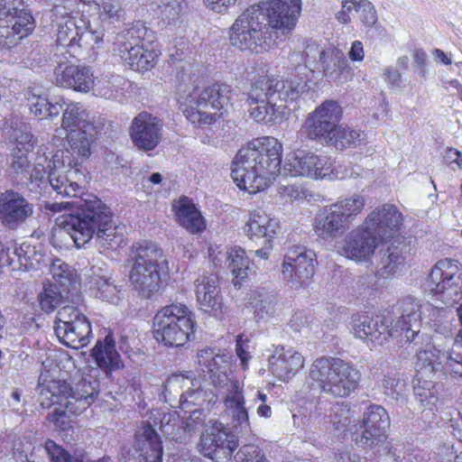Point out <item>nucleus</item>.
<instances>
[{"label":"nucleus","instance_id":"1","mask_svg":"<svg viewBox=\"0 0 462 462\" xmlns=\"http://www.w3.org/2000/svg\"><path fill=\"white\" fill-rule=\"evenodd\" d=\"M199 365L208 375V384L212 385L217 398L224 400L226 411L232 418V424L240 433L250 430L248 411L245 407L243 387L237 380L230 378L226 374L227 360L225 355L216 354L212 348H204L197 355Z\"/></svg>","mask_w":462,"mask_h":462},{"label":"nucleus","instance_id":"2","mask_svg":"<svg viewBox=\"0 0 462 462\" xmlns=\"http://www.w3.org/2000/svg\"><path fill=\"white\" fill-rule=\"evenodd\" d=\"M99 382L91 374H84L71 382L51 380L41 385V404L49 407L59 404L51 414V420L56 422L65 414H78L86 411L99 393Z\"/></svg>","mask_w":462,"mask_h":462},{"label":"nucleus","instance_id":"3","mask_svg":"<svg viewBox=\"0 0 462 462\" xmlns=\"http://www.w3.org/2000/svg\"><path fill=\"white\" fill-rule=\"evenodd\" d=\"M267 14L260 4L247 7L229 28L231 45L251 53L267 51L280 33L279 29L273 28Z\"/></svg>","mask_w":462,"mask_h":462},{"label":"nucleus","instance_id":"4","mask_svg":"<svg viewBox=\"0 0 462 462\" xmlns=\"http://www.w3.org/2000/svg\"><path fill=\"white\" fill-rule=\"evenodd\" d=\"M232 89L226 84H214L200 89L194 88L180 97V109L195 126L211 125L217 116L226 114L232 106Z\"/></svg>","mask_w":462,"mask_h":462},{"label":"nucleus","instance_id":"5","mask_svg":"<svg viewBox=\"0 0 462 462\" xmlns=\"http://www.w3.org/2000/svg\"><path fill=\"white\" fill-rule=\"evenodd\" d=\"M448 308L433 304L421 305L417 300L407 297L400 302V316L393 324L390 334L405 342H415L417 338L420 337L421 315L428 311L433 329L439 334L448 336L451 332V324L447 320L449 312Z\"/></svg>","mask_w":462,"mask_h":462},{"label":"nucleus","instance_id":"6","mask_svg":"<svg viewBox=\"0 0 462 462\" xmlns=\"http://www.w3.org/2000/svg\"><path fill=\"white\" fill-rule=\"evenodd\" d=\"M360 378L357 369L337 357L317 358L309 373L313 388L335 397L350 395L358 386Z\"/></svg>","mask_w":462,"mask_h":462},{"label":"nucleus","instance_id":"7","mask_svg":"<svg viewBox=\"0 0 462 462\" xmlns=\"http://www.w3.org/2000/svg\"><path fill=\"white\" fill-rule=\"evenodd\" d=\"M132 250L130 282L140 297L149 299L160 290V271L166 264L165 255L156 243L149 241L133 245Z\"/></svg>","mask_w":462,"mask_h":462},{"label":"nucleus","instance_id":"8","mask_svg":"<svg viewBox=\"0 0 462 462\" xmlns=\"http://www.w3.org/2000/svg\"><path fill=\"white\" fill-rule=\"evenodd\" d=\"M196 322L190 310L182 304L160 310L153 318V337L168 346L179 347L191 340Z\"/></svg>","mask_w":462,"mask_h":462},{"label":"nucleus","instance_id":"9","mask_svg":"<svg viewBox=\"0 0 462 462\" xmlns=\"http://www.w3.org/2000/svg\"><path fill=\"white\" fill-rule=\"evenodd\" d=\"M35 22L23 0H0V46L10 49L27 37Z\"/></svg>","mask_w":462,"mask_h":462},{"label":"nucleus","instance_id":"10","mask_svg":"<svg viewBox=\"0 0 462 462\" xmlns=\"http://www.w3.org/2000/svg\"><path fill=\"white\" fill-rule=\"evenodd\" d=\"M428 286L433 301L452 307L462 299V267L458 261L442 259L431 269Z\"/></svg>","mask_w":462,"mask_h":462},{"label":"nucleus","instance_id":"11","mask_svg":"<svg viewBox=\"0 0 462 462\" xmlns=\"http://www.w3.org/2000/svg\"><path fill=\"white\" fill-rule=\"evenodd\" d=\"M105 208L101 200L96 198L89 200L79 199L77 211L63 215L60 226L71 237L75 245L81 247L95 238L99 218Z\"/></svg>","mask_w":462,"mask_h":462},{"label":"nucleus","instance_id":"12","mask_svg":"<svg viewBox=\"0 0 462 462\" xmlns=\"http://www.w3.org/2000/svg\"><path fill=\"white\" fill-rule=\"evenodd\" d=\"M199 376L204 384L207 383L208 375L203 376L204 373L199 365ZM199 380L192 379L181 374H171L168 377L164 384V397L166 402H171L179 399L181 404L190 403L193 405L208 406L214 405L217 402V395L212 390L205 388Z\"/></svg>","mask_w":462,"mask_h":462},{"label":"nucleus","instance_id":"13","mask_svg":"<svg viewBox=\"0 0 462 462\" xmlns=\"http://www.w3.org/2000/svg\"><path fill=\"white\" fill-rule=\"evenodd\" d=\"M54 331L61 344L79 349L89 343L91 326L78 308L65 305L58 310Z\"/></svg>","mask_w":462,"mask_h":462},{"label":"nucleus","instance_id":"14","mask_svg":"<svg viewBox=\"0 0 462 462\" xmlns=\"http://www.w3.org/2000/svg\"><path fill=\"white\" fill-rule=\"evenodd\" d=\"M237 440L230 429L218 420H208L200 435L199 452L214 462H229Z\"/></svg>","mask_w":462,"mask_h":462},{"label":"nucleus","instance_id":"15","mask_svg":"<svg viewBox=\"0 0 462 462\" xmlns=\"http://www.w3.org/2000/svg\"><path fill=\"white\" fill-rule=\"evenodd\" d=\"M317 257L314 251L300 245L289 248L282 264V275L292 290L307 285L315 273Z\"/></svg>","mask_w":462,"mask_h":462},{"label":"nucleus","instance_id":"16","mask_svg":"<svg viewBox=\"0 0 462 462\" xmlns=\"http://www.w3.org/2000/svg\"><path fill=\"white\" fill-rule=\"evenodd\" d=\"M390 427V418L380 405H371L364 413L360 423L349 428L351 439L358 447H374L384 443L385 431Z\"/></svg>","mask_w":462,"mask_h":462},{"label":"nucleus","instance_id":"17","mask_svg":"<svg viewBox=\"0 0 462 462\" xmlns=\"http://www.w3.org/2000/svg\"><path fill=\"white\" fill-rule=\"evenodd\" d=\"M79 3V0H56L54 3L51 19L56 30V41L60 45H73L82 30L79 22H84L85 17L76 10Z\"/></svg>","mask_w":462,"mask_h":462},{"label":"nucleus","instance_id":"18","mask_svg":"<svg viewBox=\"0 0 462 462\" xmlns=\"http://www.w3.org/2000/svg\"><path fill=\"white\" fill-rule=\"evenodd\" d=\"M135 32L136 31L131 28L119 33L115 42L116 51L122 60L132 69L150 70L157 62L158 52L155 50L145 49L143 43L140 44V37L135 36Z\"/></svg>","mask_w":462,"mask_h":462},{"label":"nucleus","instance_id":"19","mask_svg":"<svg viewBox=\"0 0 462 462\" xmlns=\"http://www.w3.org/2000/svg\"><path fill=\"white\" fill-rule=\"evenodd\" d=\"M262 150L255 148L254 140L242 147L234 158L231 169V177L240 189L254 194L266 187H256L258 184L253 182L254 178L259 179L261 164L258 158L262 159Z\"/></svg>","mask_w":462,"mask_h":462},{"label":"nucleus","instance_id":"20","mask_svg":"<svg viewBox=\"0 0 462 462\" xmlns=\"http://www.w3.org/2000/svg\"><path fill=\"white\" fill-rule=\"evenodd\" d=\"M58 154L53 161L48 162V182L60 195L64 197L78 198L84 193L86 176L82 170L76 164L65 165Z\"/></svg>","mask_w":462,"mask_h":462},{"label":"nucleus","instance_id":"21","mask_svg":"<svg viewBox=\"0 0 462 462\" xmlns=\"http://www.w3.org/2000/svg\"><path fill=\"white\" fill-rule=\"evenodd\" d=\"M283 171L291 177L303 176L313 180H322L333 172L327 156L302 150L288 155Z\"/></svg>","mask_w":462,"mask_h":462},{"label":"nucleus","instance_id":"22","mask_svg":"<svg viewBox=\"0 0 462 462\" xmlns=\"http://www.w3.org/2000/svg\"><path fill=\"white\" fill-rule=\"evenodd\" d=\"M379 242L382 241L364 223L344 237L340 254L357 263L368 264Z\"/></svg>","mask_w":462,"mask_h":462},{"label":"nucleus","instance_id":"23","mask_svg":"<svg viewBox=\"0 0 462 462\" xmlns=\"http://www.w3.org/2000/svg\"><path fill=\"white\" fill-rule=\"evenodd\" d=\"M255 148L262 150V159L258 158L260 175L259 179L254 178L253 182L258 184L257 187H268L275 177L281 172L282 162V143L274 137L265 136L254 140Z\"/></svg>","mask_w":462,"mask_h":462},{"label":"nucleus","instance_id":"24","mask_svg":"<svg viewBox=\"0 0 462 462\" xmlns=\"http://www.w3.org/2000/svg\"><path fill=\"white\" fill-rule=\"evenodd\" d=\"M162 120L148 112L139 113L132 121L129 134L133 143L141 151L155 149L161 142Z\"/></svg>","mask_w":462,"mask_h":462},{"label":"nucleus","instance_id":"25","mask_svg":"<svg viewBox=\"0 0 462 462\" xmlns=\"http://www.w3.org/2000/svg\"><path fill=\"white\" fill-rule=\"evenodd\" d=\"M33 211V204L17 191L7 189L0 195V220L9 229L18 228Z\"/></svg>","mask_w":462,"mask_h":462},{"label":"nucleus","instance_id":"26","mask_svg":"<svg viewBox=\"0 0 462 462\" xmlns=\"http://www.w3.org/2000/svg\"><path fill=\"white\" fill-rule=\"evenodd\" d=\"M383 242L395 238L402 224V215L393 204H384L374 209L364 222Z\"/></svg>","mask_w":462,"mask_h":462},{"label":"nucleus","instance_id":"27","mask_svg":"<svg viewBox=\"0 0 462 462\" xmlns=\"http://www.w3.org/2000/svg\"><path fill=\"white\" fill-rule=\"evenodd\" d=\"M268 13L273 28L287 35L294 29L301 10V0H270L261 5Z\"/></svg>","mask_w":462,"mask_h":462},{"label":"nucleus","instance_id":"28","mask_svg":"<svg viewBox=\"0 0 462 462\" xmlns=\"http://www.w3.org/2000/svg\"><path fill=\"white\" fill-rule=\"evenodd\" d=\"M42 259L43 255L29 244L5 247L0 242V266L6 264L12 271L26 272L37 269Z\"/></svg>","mask_w":462,"mask_h":462},{"label":"nucleus","instance_id":"29","mask_svg":"<svg viewBox=\"0 0 462 462\" xmlns=\"http://www.w3.org/2000/svg\"><path fill=\"white\" fill-rule=\"evenodd\" d=\"M217 273L203 274L195 281L196 300L200 310L218 316L223 310V296Z\"/></svg>","mask_w":462,"mask_h":462},{"label":"nucleus","instance_id":"30","mask_svg":"<svg viewBox=\"0 0 462 462\" xmlns=\"http://www.w3.org/2000/svg\"><path fill=\"white\" fill-rule=\"evenodd\" d=\"M304 365L300 353L292 348L276 346L274 353L268 358V368L280 381H288L293 377Z\"/></svg>","mask_w":462,"mask_h":462},{"label":"nucleus","instance_id":"31","mask_svg":"<svg viewBox=\"0 0 462 462\" xmlns=\"http://www.w3.org/2000/svg\"><path fill=\"white\" fill-rule=\"evenodd\" d=\"M395 321L396 319L393 320L388 328L379 316L357 315L353 318L352 331L356 337L367 344L381 345L388 336L395 337L390 334L392 326Z\"/></svg>","mask_w":462,"mask_h":462},{"label":"nucleus","instance_id":"32","mask_svg":"<svg viewBox=\"0 0 462 462\" xmlns=\"http://www.w3.org/2000/svg\"><path fill=\"white\" fill-rule=\"evenodd\" d=\"M56 83L79 92H88L94 84L93 73L88 67L59 64L55 69Z\"/></svg>","mask_w":462,"mask_h":462},{"label":"nucleus","instance_id":"33","mask_svg":"<svg viewBox=\"0 0 462 462\" xmlns=\"http://www.w3.org/2000/svg\"><path fill=\"white\" fill-rule=\"evenodd\" d=\"M134 439L135 449L144 462H162V440L149 421H142L135 431Z\"/></svg>","mask_w":462,"mask_h":462},{"label":"nucleus","instance_id":"34","mask_svg":"<svg viewBox=\"0 0 462 462\" xmlns=\"http://www.w3.org/2000/svg\"><path fill=\"white\" fill-rule=\"evenodd\" d=\"M335 208L334 204L326 206L315 217L314 231L324 240H332L341 236L348 227L339 210Z\"/></svg>","mask_w":462,"mask_h":462},{"label":"nucleus","instance_id":"35","mask_svg":"<svg viewBox=\"0 0 462 462\" xmlns=\"http://www.w3.org/2000/svg\"><path fill=\"white\" fill-rule=\"evenodd\" d=\"M279 227L277 219L271 217L262 209H256L250 212L244 232L253 241H274Z\"/></svg>","mask_w":462,"mask_h":462},{"label":"nucleus","instance_id":"36","mask_svg":"<svg viewBox=\"0 0 462 462\" xmlns=\"http://www.w3.org/2000/svg\"><path fill=\"white\" fill-rule=\"evenodd\" d=\"M98 223L94 238L96 245L100 248L110 250H116L121 246L125 240L124 227L115 224L106 208H105Z\"/></svg>","mask_w":462,"mask_h":462},{"label":"nucleus","instance_id":"37","mask_svg":"<svg viewBox=\"0 0 462 462\" xmlns=\"http://www.w3.org/2000/svg\"><path fill=\"white\" fill-rule=\"evenodd\" d=\"M91 355L97 365L106 373L117 370L122 366L121 357L116 349V341L111 332L103 340H97Z\"/></svg>","mask_w":462,"mask_h":462},{"label":"nucleus","instance_id":"38","mask_svg":"<svg viewBox=\"0 0 462 462\" xmlns=\"http://www.w3.org/2000/svg\"><path fill=\"white\" fill-rule=\"evenodd\" d=\"M173 208L179 224L189 233L199 234L205 229L204 218L190 199L181 198Z\"/></svg>","mask_w":462,"mask_h":462},{"label":"nucleus","instance_id":"39","mask_svg":"<svg viewBox=\"0 0 462 462\" xmlns=\"http://www.w3.org/2000/svg\"><path fill=\"white\" fill-rule=\"evenodd\" d=\"M61 125L67 134L85 130L87 134H91L92 129L96 128L90 121L88 112L80 103L68 105L63 112Z\"/></svg>","mask_w":462,"mask_h":462},{"label":"nucleus","instance_id":"40","mask_svg":"<svg viewBox=\"0 0 462 462\" xmlns=\"http://www.w3.org/2000/svg\"><path fill=\"white\" fill-rule=\"evenodd\" d=\"M406 245L403 243L393 240L386 248L380 250V263L381 267L377 273L382 277H388L395 273L396 269L405 260Z\"/></svg>","mask_w":462,"mask_h":462},{"label":"nucleus","instance_id":"41","mask_svg":"<svg viewBox=\"0 0 462 462\" xmlns=\"http://www.w3.org/2000/svg\"><path fill=\"white\" fill-rule=\"evenodd\" d=\"M277 302L276 296L264 290H254L248 294L247 305L257 319L272 317L275 313Z\"/></svg>","mask_w":462,"mask_h":462},{"label":"nucleus","instance_id":"42","mask_svg":"<svg viewBox=\"0 0 462 462\" xmlns=\"http://www.w3.org/2000/svg\"><path fill=\"white\" fill-rule=\"evenodd\" d=\"M417 367L425 374L445 370V346L439 344L429 346L417 353Z\"/></svg>","mask_w":462,"mask_h":462},{"label":"nucleus","instance_id":"43","mask_svg":"<svg viewBox=\"0 0 462 462\" xmlns=\"http://www.w3.org/2000/svg\"><path fill=\"white\" fill-rule=\"evenodd\" d=\"M249 112L256 122L280 124L285 116V106L277 105L276 100H267L249 106Z\"/></svg>","mask_w":462,"mask_h":462},{"label":"nucleus","instance_id":"44","mask_svg":"<svg viewBox=\"0 0 462 462\" xmlns=\"http://www.w3.org/2000/svg\"><path fill=\"white\" fill-rule=\"evenodd\" d=\"M98 272L100 268L93 267L91 269L92 275L88 276V283L90 289L96 291V297L111 303H117L119 300V290L117 286L106 276L100 275Z\"/></svg>","mask_w":462,"mask_h":462},{"label":"nucleus","instance_id":"45","mask_svg":"<svg viewBox=\"0 0 462 462\" xmlns=\"http://www.w3.org/2000/svg\"><path fill=\"white\" fill-rule=\"evenodd\" d=\"M275 78L262 76L254 81L248 91L247 102L249 106L254 103H263V101L276 100Z\"/></svg>","mask_w":462,"mask_h":462},{"label":"nucleus","instance_id":"46","mask_svg":"<svg viewBox=\"0 0 462 462\" xmlns=\"http://www.w3.org/2000/svg\"><path fill=\"white\" fill-rule=\"evenodd\" d=\"M160 430L171 441L178 443L186 442V433L185 430H183L182 419L175 411L162 414L160 419Z\"/></svg>","mask_w":462,"mask_h":462},{"label":"nucleus","instance_id":"47","mask_svg":"<svg viewBox=\"0 0 462 462\" xmlns=\"http://www.w3.org/2000/svg\"><path fill=\"white\" fill-rule=\"evenodd\" d=\"M333 125L324 122L314 114L310 113L302 125V133L311 141H319L327 143L330 141L333 133Z\"/></svg>","mask_w":462,"mask_h":462},{"label":"nucleus","instance_id":"48","mask_svg":"<svg viewBox=\"0 0 462 462\" xmlns=\"http://www.w3.org/2000/svg\"><path fill=\"white\" fill-rule=\"evenodd\" d=\"M275 82L277 83L275 87L276 99L283 101L296 100L302 93L309 89L307 81L302 79H296V76L285 79L275 78Z\"/></svg>","mask_w":462,"mask_h":462},{"label":"nucleus","instance_id":"49","mask_svg":"<svg viewBox=\"0 0 462 462\" xmlns=\"http://www.w3.org/2000/svg\"><path fill=\"white\" fill-rule=\"evenodd\" d=\"M328 51H324L316 42H310L307 44L304 51L300 54L301 59L304 61V67L297 66L296 69L300 71L307 67H311L317 63H320L322 69L326 75H332L335 69L331 68L330 63L328 62Z\"/></svg>","mask_w":462,"mask_h":462},{"label":"nucleus","instance_id":"50","mask_svg":"<svg viewBox=\"0 0 462 462\" xmlns=\"http://www.w3.org/2000/svg\"><path fill=\"white\" fill-rule=\"evenodd\" d=\"M97 129H92L91 134L85 130L73 131L67 134V139L69 143L72 155H77L80 159H88L90 155V145L96 139Z\"/></svg>","mask_w":462,"mask_h":462},{"label":"nucleus","instance_id":"51","mask_svg":"<svg viewBox=\"0 0 462 462\" xmlns=\"http://www.w3.org/2000/svg\"><path fill=\"white\" fill-rule=\"evenodd\" d=\"M331 140L327 144L334 146L337 150L353 148L360 144V132L347 126L338 125L333 130Z\"/></svg>","mask_w":462,"mask_h":462},{"label":"nucleus","instance_id":"52","mask_svg":"<svg viewBox=\"0 0 462 462\" xmlns=\"http://www.w3.org/2000/svg\"><path fill=\"white\" fill-rule=\"evenodd\" d=\"M445 371L462 377V334L458 333L451 347L445 346Z\"/></svg>","mask_w":462,"mask_h":462},{"label":"nucleus","instance_id":"53","mask_svg":"<svg viewBox=\"0 0 462 462\" xmlns=\"http://www.w3.org/2000/svg\"><path fill=\"white\" fill-rule=\"evenodd\" d=\"M333 204L336 207L335 208L339 210L347 225H349L362 212L365 205V199L360 194H354L350 197L340 199Z\"/></svg>","mask_w":462,"mask_h":462},{"label":"nucleus","instance_id":"54","mask_svg":"<svg viewBox=\"0 0 462 462\" xmlns=\"http://www.w3.org/2000/svg\"><path fill=\"white\" fill-rule=\"evenodd\" d=\"M99 18L108 24L123 22L125 18V11L120 0H102L99 5Z\"/></svg>","mask_w":462,"mask_h":462},{"label":"nucleus","instance_id":"55","mask_svg":"<svg viewBox=\"0 0 462 462\" xmlns=\"http://www.w3.org/2000/svg\"><path fill=\"white\" fill-rule=\"evenodd\" d=\"M41 309L47 313L52 312L64 301V296L56 284H44L38 294Z\"/></svg>","mask_w":462,"mask_h":462},{"label":"nucleus","instance_id":"56","mask_svg":"<svg viewBox=\"0 0 462 462\" xmlns=\"http://www.w3.org/2000/svg\"><path fill=\"white\" fill-rule=\"evenodd\" d=\"M414 397L422 411L432 410V407L438 402V396L431 381L418 380V383L413 387Z\"/></svg>","mask_w":462,"mask_h":462},{"label":"nucleus","instance_id":"57","mask_svg":"<svg viewBox=\"0 0 462 462\" xmlns=\"http://www.w3.org/2000/svg\"><path fill=\"white\" fill-rule=\"evenodd\" d=\"M50 273L52 278L62 287H69L72 285L77 276L75 270L59 258L51 261Z\"/></svg>","mask_w":462,"mask_h":462},{"label":"nucleus","instance_id":"58","mask_svg":"<svg viewBox=\"0 0 462 462\" xmlns=\"http://www.w3.org/2000/svg\"><path fill=\"white\" fill-rule=\"evenodd\" d=\"M227 262L230 272L236 279L243 281L247 277L250 261L244 249L232 250Z\"/></svg>","mask_w":462,"mask_h":462},{"label":"nucleus","instance_id":"59","mask_svg":"<svg viewBox=\"0 0 462 462\" xmlns=\"http://www.w3.org/2000/svg\"><path fill=\"white\" fill-rule=\"evenodd\" d=\"M324 122L333 125V128L338 125L342 116V108L334 100H326L311 112Z\"/></svg>","mask_w":462,"mask_h":462},{"label":"nucleus","instance_id":"60","mask_svg":"<svg viewBox=\"0 0 462 462\" xmlns=\"http://www.w3.org/2000/svg\"><path fill=\"white\" fill-rule=\"evenodd\" d=\"M29 152H19V149H12L9 158L10 174L15 178L23 177L28 173L30 169V161L27 154Z\"/></svg>","mask_w":462,"mask_h":462},{"label":"nucleus","instance_id":"61","mask_svg":"<svg viewBox=\"0 0 462 462\" xmlns=\"http://www.w3.org/2000/svg\"><path fill=\"white\" fill-rule=\"evenodd\" d=\"M28 101V106L32 113L36 116H42L46 114V107L49 105L48 98L41 94L40 90L32 88L28 89L25 93Z\"/></svg>","mask_w":462,"mask_h":462},{"label":"nucleus","instance_id":"62","mask_svg":"<svg viewBox=\"0 0 462 462\" xmlns=\"http://www.w3.org/2000/svg\"><path fill=\"white\" fill-rule=\"evenodd\" d=\"M186 5L185 0H160L158 9L163 20L174 21Z\"/></svg>","mask_w":462,"mask_h":462},{"label":"nucleus","instance_id":"63","mask_svg":"<svg viewBox=\"0 0 462 462\" xmlns=\"http://www.w3.org/2000/svg\"><path fill=\"white\" fill-rule=\"evenodd\" d=\"M44 450L52 462H83L79 457L70 456L51 439L45 442Z\"/></svg>","mask_w":462,"mask_h":462},{"label":"nucleus","instance_id":"64","mask_svg":"<svg viewBox=\"0 0 462 462\" xmlns=\"http://www.w3.org/2000/svg\"><path fill=\"white\" fill-rule=\"evenodd\" d=\"M236 460L238 462H267L263 450L253 444L243 446L236 453Z\"/></svg>","mask_w":462,"mask_h":462}]
</instances>
